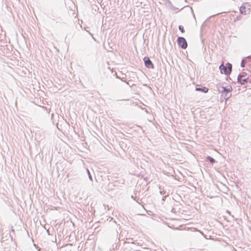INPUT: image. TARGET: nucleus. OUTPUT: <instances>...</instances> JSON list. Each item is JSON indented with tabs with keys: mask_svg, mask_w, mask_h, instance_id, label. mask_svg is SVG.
<instances>
[{
	"mask_svg": "<svg viewBox=\"0 0 251 251\" xmlns=\"http://www.w3.org/2000/svg\"><path fill=\"white\" fill-rule=\"evenodd\" d=\"M87 173L88 176H89V178L90 179V180L93 181L92 176L90 172V171L88 169H87Z\"/></svg>",
	"mask_w": 251,
	"mask_h": 251,
	"instance_id": "obj_13",
	"label": "nucleus"
},
{
	"mask_svg": "<svg viewBox=\"0 0 251 251\" xmlns=\"http://www.w3.org/2000/svg\"><path fill=\"white\" fill-rule=\"evenodd\" d=\"M232 96L231 92H227L226 96H225V99L226 100H227L229 98H230Z\"/></svg>",
	"mask_w": 251,
	"mask_h": 251,
	"instance_id": "obj_12",
	"label": "nucleus"
},
{
	"mask_svg": "<svg viewBox=\"0 0 251 251\" xmlns=\"http://www.w3.org/2000/svg\"><path fill=\"white\" fill-rule=\"evenodd\" d=\"M114 222V223H115L116 224V221H114V222Z\"/></svg>",
	"mask_w": 251,
	"mask_h": 251,
	"instance_id": "obj_27",
	"label": "nucleus"
},
{
	"mask_svg": "<svg viewBox=\"0 0 251 251\" xmlns=\"http://www.w3.org/2000/svg\"><path fill=\"white\" fill-rule=\"evenodd\" d=\"M206 161L209 162L211 164L217 162L216 160L210 156H207L206 157Z\"/></svg>",
	"mask_w": 251,
	"mask_h": 251,
	"instance_id": "obj_9",
	"label": "nucleus"
},
{
	"mask_svg": "<svg viewBox=\"0 0 251 251\" xmlns=\"http://www.w3.org/2000/svg\"><path fill=\"white\" fill-rule=\"evenodd\" d=\"M145 66L149 69H154V66L151 60L148 56H145L143 58Z\"/></svg>",
	"mask_w": 251,
	"mask_h": 251,
	"instance_id": "obj_3",
	"label": "nucleus"
},
{
	"mask_svg": "<svg viewBox=\"0 0 251 251\" xmlns=\"http://www.w3.org/2000/svg\"><path fill=\"white\" fill-rule=\"evenodd\" d=\"M241 18H242V16L241 15H239L236 16V18L235 19V21H236V20H238V21L240 20L241 19Z\"/></svg>",
	"mask_w": 251,
	"mask_h": 251,
	"instance_id": "obj_16",
	"label": "nucleus"
},
{
	"mask_svg": "<svg viewBox=\"0 0 251 251\" xmlns=\"http://www.w3.org/2000/svg\"><path fill=\"white\" fill-rule=\"evenodd\" d=\"M247 74L246 72H242V73L239 74L237 77H239V78L241 77L247 78Z\"/></svg>",
	"mask_w": 251,
	"mask_h": 251,
	"instance_id": "obj_11",
	"label": "nucleus"
},
{
	"mask_svg": "<svg viewBox=\"0 0 251 251\" xmlns=\"http://www.w3.org/2000/svg\"><path fill=\"white\" fill-rule=\"evenodd\" d=\"M124 77L122 78H120L121 79L122 81H125V80H124Z\"/></svg>",
	"mask_w": 251,
	"mask_h": 251,
	"instance_id": "obj_23",
	"label": "nucleus"
},
{
	"mask_svg": "<svg viewBox=\"0 0 251 251\" xmlns=\"http://www.w3.org/2000/svg\"><path fill=\"white\" fill-rule=\"evenodd\" d=\"M221 93H222L221 96L224 97V98L225 99V96H226L227 92H226L225 91H223L221 92Z\"/></svg>",
	"mask_w": 251,
	"mask_h": 251,
	"instance_id": "obj_15",
	"label": "nucleus"
},
{
	"mask_svg": "<svg viewBox=\"0 0 251 251\" xmlns=\"http://www.w3.org/2000/svg\"><path fill=\"white\" fill-rule=\"evenodd\" d=\"M136 201H137L138 203L141 204L140 202H139V201H141V200H140L139 198H137V197L135 198V200H134Z\"/></svg>",
	"mask_w": 251,
	"mask_h": 251,
	"instance_id": "obj_18",
	"label": "nucleus"
},
{
	"mask_svg": "<svg viewBox=\"0 0 251 251\" xmlns=\"http://www.w3.org/2000/svg\"><path fill=\"white\" fill-rule=\"evenodd\" d=\"M116 77L118 78H120V77L118 76H117V75Z\"/></svg>",
	"mask_w": 251,
	"mask_h": 251,
	"instance_id": "obj_26",
	"label": "nucleus"
},
{
	"mask_svg": "<svg viewBox=\"0 0 251 251\" xmlns=\"http://www.w3.org/2000/svg\"><path fill=\"white\" fill-rule=\"evenodd\" d=\"M113 248L114 249H117V247H118V244H117L116 243H115V245H113Z\"/></svg>",
	"mask_w": 251,
	"mask_h": 251,
	"instance_id": "obj_19",
	"label": "nucleus"
},
{
	"mask_svg": "<svg viewBox=\"0 0 251 251\" xmlns=\"http://www.w3.org/2000/svg\"><path fill=\"white\" fill-rule=\"evenodd\" d=\"M174 210H175V209H174V208H173V209H172V211H172V212H173Z\"/></svg>",
	"mask_w": 251,
	"mask_h": 251,
	"instance_id": "obj_24",
	"label": "nucleus"
},
{
	"mask_svg": "<svg viewBox=\"0 0 251 251\" xmlns=\"http://www.w3.org/2000/svg\"><path fill=\"white\" fill-rule=\"evenodd\" d=\"M248 81H249L250 83H251V79L250 80H249Z\"/></svg>",
	"mask_w": 251,
	"mask_h": 251,
	"instance_id": "obj_25",
	"label": "nucleus"
},
{
	"mask_svg": "<svg viewBox=\"0 0 251 251\" xmlns=\"http://www.w3.org/2000/svg\"><path fill=\"white\" fill-rule=\"evenodd\" d=\"M177 43L179 47L182 49H186L188 44L186 40L183 37H178L177 39Z\"/></svg>",
	"mask_w": 251,
	"mask_h": 251,
	"instance_id": "obj_2",
	"label": "nucleus"
},
{
	"mask_svg": "<svg viewBox=\"0 0 251 251\" xmlns=\"http://www.w3.org/2000/svg\"><path fill=\"white\" fill-rule=\"evenodd\" d=\"M136 198V197H134L133 195L131 196V198L133 199L134 200H135Z\"/></svg>",
	"mask_w": 251,
	"mask_h": 251,
	"instance_id": "obj_22",
	"label": "nucleus"
},
{
	"mask_svg": "<svg viewBox=\"0 0 251 251\" xmlns=\"http://www.w3.org/2000/svg\"><path fill=\"white\" fill-rule=\"evenodd\" d=\"M226 92H231L232 89V87L230 85L226 86L225 88H223Z\"/></svg>",
	"mask_w": 251,
	"mask_h": 251,
	"instance_id": "obj_10",
	"label": "nucleus"
},
{
	"mask_svg": "<svg viewBox=\"0 0 251 251\" xmlns=\"http://www.w3.org/2000/svg\"><path fill=\"white\" fill-rule=\"evenodd\" d=\"M194 17L195 18V15L193 14Z\"/></svg>",
	"mask_w": 251,
	"mask_h": 251,
	"instance_id": "obj_28",
	"label": "nucleus"
},
{
	"mask_svg": "<svg viewBox=\"0 0 251 251\" xmlns=\"http://www.w3.org/2000/svg\"><path fill=\"white\" fill-rule=\"evenodd\" d=\"M166 196H163L162 198V201H164L166 200Z\"/></svg>",
	"mask_w": 251,
	"mask_h": 251,
	"instance_id": "obj_20",
	"label": "nucleus"
},
{
	"mask_svg": "<svg viewBox=\"0 0 251 251\" xmlns=\"http://www.w3.org/2000/svg\"><path fill=\"white\" fill-rule=\"evenodd\" d=\"M178 29L180 31V32H181L182 33H184L185 32V30H184V27H183V26L182 25H179L178 26Z\"/></svg>",
	"mask_w": 251,
	"mask_h": 251,
	"instance_id": "obj_14",
	"label": "nucleus"
},
{
	"mask_svg": "<svg viewBox=\"0 0 251 251\" xmlns=\"http://www.w3.org/2000/svg\"><path fill=\"white\" fill-rule=\"evenodd\" d=\"M251 59H249V61H248V67L249 68V69L251 70V61L250 60Z\"/></svg>",
	"mask_w": 251,
	"mask_h": 251,
	"instance_id": "obj_17",
	"label": "nucleus"
},
{
	"mask_svg": "<svg viewBox=\"0 0 251 251\" xmlns=\"http://www.w3.org/2000/svg\"><path fill=\"white\" fill-rule=\"evenodd\" d=\"M227 83H219L216 85V88L218 89V91L220 93L222 91H223L224 90H223V88H225V85H226Z\"/></svg>",
	"mask_w": 251,
	"mask_h": 251,
	"instance_id": "obj_6",
	"label": "nucleus"
},
{
	"mask_svg": "<svg viewBox=\"0 0 251 251\" xmlns=\"http://www.w3.org/2000/svg\"><path fill=\"white\" fill-rule=\"evenodd\" d=\"M196 91H199V92H202V93H206L208 92V90H209V89L205 86H203L201 85H197L196 86Z\"/></svg>",
	"mask_w": 251,
	"mask_h": 251,
	"instance_id": "obj_4",
	"label": "nucleus"
},
{
	"mask_svg": "<svg viewBox=\"0 0 251 251\" xmlns=\"http://www.w3.org/2000/svg\"><path fill=\"white\" fill-rule=\"evenodd\" d=\"M249 59H251V55L248 56L247 57L243 58L241 63V67L243 68L245 67L246 64L248 65V61Z\"/></svg>",
	"mask_w": 251,
	"mask_h": 251,
	"instance_id": "obj_7",
	"label": "nucleus"
},
{
	"mask_svg": "<svg viewBox=\"0 0 251 251\" xmlns=\"http://www.w3.org/2000/svg\"><path fill=\"white\" fill-rule=\"evenodd\" d=\"M249 77L247 78L241 77L240 78V79L239 77H237V82L238 83H240L241 85H244L247 83V82L249 81Z\"/></svg>",
	"mask_w": 251,
	"mask_h": 251,
	"instance_id": "obj_5",
	"label": "nucleus"
},
{
	"mask_svg": "<svg viewBox=\"0 0 251 251\" xmlns=\"http://www.w3.org/2000/svg\"><path fill=\"white\" fill-rule=\"evenodd\" d=\"M232 67V64L227 62L226 64V65L222 63L219 66V69L221 74L228 75L231 73Z\"/></svg>",
	"mask_w": 251,
	"mask_h": 251,
	"instance_id": "obj_1",
	"label": "nucleus"
},
{
	"mask_svg": "<svg viewBox=\"0 0 251 251\" xmlns=\"http://www.w3.org/2000/svg\"><path fill=\"white\" fill-rule=\"evenodd\" d=\"M247 3H243L242 6L240 8V12L241 14L246 15L247 10H246V6L247 5Z\"/></svg>",
	"mask_w": 251,
	"mask_h": 251,
	"instance_id": "obj_8",
	"label": "nucleus"
},
{
	"mask_svg": "<svg viewBox=\"0 0 251 251\" xmlns=\"http://www.w3.org/2000/svg\"><path fill=\"white\" fill-rule=\"evenodd\" d=\"M160 194H161V195H164V194H165V192H164L163 191H160Z\"/></svg>",
	"mask_w": 251,
	"mask_h": 251,
	"instance_id": "obj_21",
	"label": "nucleus"
}]
</instances>
